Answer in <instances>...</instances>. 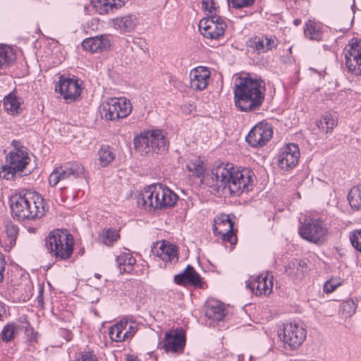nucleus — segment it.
Here are the masks:
<instances>
[{"mask_svg":"<svg viewBox=\"0 0 361 361\" xmlns=\"http://www.w3.org/2000/svg\"><path fill=\"white\" fill-rule=\"evenodd\" d=\"M132 111L130 100L124 98H110L103 104L102 117L106 120L114 121L127 117Z\"/></svg>","mask_w":361,"mask_h":361,"instance_id":"obj_9","label":"nucleus"},{"mask_svg":"<svg viewBox=\"0 0 361 361\" xmlns=\"http://www.w3.org/2000/svg\"><path fill=\"white\" fill-rule=\"evenodd\" d=\"M265 92V83L262 79L242 78L233 90L235 106L243 112L257 111L264 103Z\"/></svg>","mask_w":361,"mask_h":361,"instance_id":"obj_2","label":"nucleus"},{"mask_svg":"<svg viewBox=\"0 0 361 361\" xmlns=\"http://www.w3.org/2000/svg\"><path fill=\"white\" fill-rule=\"evenodd\" d=\"M178 195L169 188L160 183L152 184L144 189L137 199L138 204L147 212H154L173 207Z\"/></svg>","mask_w":361,"mask_h":361,"instance_id":"obj_3","label":"nucleus"},{"mask_svg":"<svg viewBox=\"0 0 361 361\" xmlns=\"http://www.w3.org/2000/svg\"><path fill=\"white\" fill-rule=\"evenodd\" d=\"M293 24H294L295 26H298V25H300V24H301V20H300V19H299V18H295V19H294V20H293Z\"/></svg>","mask_w":361,"mask_h":361,"instance_id":"obj_56","label":"nucleus"},{"mask_svg":"<svg viewBox=\"0 0 361 361\" xmlns=\"http://www.w3.org/2000/svg\"><path fill=\"white\" fill-rule=\"evenodd\" d=\"M136 150L142 154L149 152H161L167 149L168 145L161 130L147 131L136 136L134 139Z\"/></svg>","mask_w":361,"mask_h":361,"instance_id":"obj_6","label":"nucleus"},{"mask_svg":"<svg viewBox=\"0 0 361 361\" xmlns=\"http://www.w3.org/2000/svg\"><path fill=\"white\" fill-rule=\"evenodd\" d=\"M306 267L307 264L305 262L295 259V261L292 262L288 267H286V272L290 275L293 273V271H291L292 269L294 270L296 269L298 271L299 268H301V272H303V268H306Z\"/></svg>","mask_w":361,"mask_h":361,"instance_id":"obj_45","label":"nucleus"},{"mask_svg":"<svg viewBox=\"0 0 361 361\" xmlns=\"http://www.w3.org/2000/svg\"><path fill=\"white\" fill-rule=\"evenodd\" d=\"M137 328L135 326L128 324V327L124 330L126 341L130 339L137 332Z\"/></svg>","mask_w":361,"mask_h":361,"instance_id":"obj_49","label":"nucleus"},{"mask_svg":"<svg viewBox=\"0 0 361 361\" xmlns=\"http://www.w3.org/2000/svg\"><path fill=\"white\" fill-rule=\"evenodd\" d=\"M264 48L266 52L271 50L274 48H276L277 47V39L274 36L268 37L267 35H264Z\"/></svg>","mask_w":361,"mask_h":361,"instance_id":"obj_46","label":"nucleus"},{"mask_svg":"<svg viewBox=\"0 0 361 361\" xmlns=\"http://www.w3.org/2000/svg\"><path fill=\"white\" fill-rule=\"evenodd\" d=\"M194 109H195V106H193V104H189L188 106H187L185 105L183 108V112L185 114H190L192 111V110H194Z\"/></svg>","mask_w":361,"mask_h":361,"instance_id":"obj_53","label":"nucleus"},{"mask_svg":"<svg viewBox=\"0 0 361 361\" xmlns=\"http://www.w3.org/2000/svg\"><path fill=\"white\" fill-rule=\"evenodd\" d=\"M300 236L305 240L321 245L326 240L327 228L320 219H305L299 228Z\"/></svg>","mask_w":361,"mask_h":361,"instance_id":"obj_8","label":"nucleus"},{"mask_svg":"<svg viewBox=\"0 0 361 361\" xmlns=\"http://www.w3.org/2000/svg\"><path fill=\"white\" fill-rule=\"evenodd\" d=\"M349 204L352 208L361 210V184L353 187L348 195Z\"/></svg>","mask_w":361,"mask_h":361,"instance_id":"obj_32","label":"nucleus"},{"mask_svg":"<svg viewBox=\"0 0 361 361\" xmlns=\"http://www.w3.org/2000/svg\"><path fill=\"white\" fill-rule=\"evenodd\" d=\"M20 329L19 326L15 323L7 324L4 326L1 334V340L4 342H9L13 338L15 334H16Z\"/></svg>","mask_w":361,"mask_h":361,"instance_id":"obj_37","label":"nucleus"},{"mask_svg":"<svg viewBox=\"0 0 361 361\" xmlns=\"http://www.w3.org/2000/svg\"><path fill=\"white\" fill-rule=\"evenodd\" d=\"M82 47L91 53L102 51L110 47V40L106 36L103 35L90 37L83 40Z\"/></svg>","mask_w":361,"mask_h":361,"instance_id":"obj_22","label":"nucleus"},{"mask_svg":"<svg viewBox=\"0 0 361 361\" xmlns=\"http://www.w3.org/2000/svg\"><path fill=\"white\" fill-rule=\"evenodd\" d=\"M75 361H98L96 355L90 351H81L76 354Z\"/></svg>","mask_w":361,"mask_h":361,"instance_id":"obj_44","label":"nucleus"},{"mask_svg":"<svg viewBox=\"0 0 361 361\" xmlns=\"http://www.w3.org/2000/svg\"><path fill=\"white\" fill-rule=\"evenodd\" d=\"M336 123L333 115L326 112L317 121V126L321 131L329 133L333 130Z\"/></svg>","mask_w":361,"mask_h":361,"instance_id":"obj_30","label":"nucleus"},{"mask_svg":"<svg viewBox=\"0 0 361 361\" xmlns=\"http://www.w3.org/2000/svg\"><path fill=\"white\" fill-rule=\"evenodd\" d=\"M272 135L271 125L266 122H259L251 129L245 140L252 147H262L271 138Z\"/></svg>","mask_w":361,"mask_h":361,"instance_id":"obj_15","label":"nucleus"},{"mask_svg":"<svg viewBox=\"0 0 361 361\" xmlns=\"http://www.w3.org/2000/svg\"><path fill=\"white\" fill-rule=\"evenodd\" d=\"M273 277L258 276L246 281V288L256 295H268L272 292Z\"/></svg>","mask_w":361,"mask_h":361,"instance_id":"obj_19","label":"nucleus"},{"mask_svg":"<svg viewBox=\"0 0 361 361\" xmlns=\"http://www.w3.org/2000/svg\"><path fill=\"white\" fill-rule=\"evenodd\" d=\"M117 267L121 274L130 273L133 270L136 259L128 252H123L116 259Z\"/></svg>","mask_w":361,"mask_h":361,"instance_id":"obj_28","label":"nucleus"},{"mask_svg":"<svg viewBox=\"0 0 361 361\" xmlns=\"http://www.w3.org/2000/svg\"><path fill=\"white\" fill-rule=\"evenodd\" d=\"M128 327V321L121 319L111 326L109 330V335L111 341L115 342H122L126 341L125 333L123 332Z\"/></svg>","mask_w":361,"mask_h":361,"instance_id":"obj_29","label":"nucleus"},{"mask_svg":"<svg viewBox=\"0 0 361 361\" xmlns=\"http://www.w3.org/2000/svg\"><path fill=\"white\" fill-rule=\"evenodd\" d=\"M119 237L118 233L113 228L104 229L99 235L102 242L108 246H111Z\"/></svg>","mask_w":361,"mask_h":361,"instance_id":"obj_35","label":"nucleus"},{"mask_svg":"<svg viewBox=\"0 0 361 361\" xmlns=\"http://www.w3.org/2000/svg\"><path fill=\"white\" fill-rule=\"evenodd\" d=\"M174 282L178 285L188 284L185 269L174 276Z\"/></svg>","mask_w":361,"mask_h":361,"instance_id":"obj_48","label":"nucleus"},{"mask_svg":"<svg viewBox=\"0 0 361 361\" xmlns=\"http://www.w3.org/2000/svg\"><path fill=\"white\" fill-rule=\"evenodd\" d=\"M211 73L207 67L198 66L190 73V87L196 91L204 90L209 82Z\"/></svg>","mask_w":361,"mask_h":361,"instance_id":"obj_20","label":"nucleus"},{"mask_svg":"<svg viewBox=\"0 0 361 361\" xmlns=\"http://www.w3.org/2000/svg\"><path fill=\"white\" fill-rule=\"evenodd\" d=\"M214 223L213 225L214 234L221 235L224 241L235 245L238 240L234 232V223L230 216L222 214L215 219Z\"/></svg>","mask_w":361,"mask_h":361,"instance_id":"obj_14","label":"nucleus"},{"mask_svg":"<svg viewBox=\"0 0 361 361\" xmlns=\"http://www.w3.org/2000/svg\"><path fill=\"white\" fill-rule=\"evenodd\" d=\"M6 161L7 164L0 166V178L12 180L16 174L22 176V173L30 162V158L27 151L15 147L7 155Z\"/></svg>","mask_w":361,"mask_h":361,"instance_id":"obj_7","label":"nucleus"},{"mask_svg":"<svg viewBox=\"0 0 361 361\" xmlns=\"http://www.w3.org/2000/svg\"><path fill=\"white\" fill-rule=\"evenodd\" d=\"M43 293H44V288L42 286H40L39 288L37 300L38 306H39L41 307H43V306H44Z\"/></svg>","mask_w":361,"mask_h":361,"instance_id":"obj_51","label":"nucleus"},{"mask_svg":"<svg viewBox=\"0 0 361 361\" xmlns=\"http://www.w3.org/2000/svg\"><path fill=\"white\" fill-rule=\"evenodd\" d=\"M30 172H31V171H30V170H29V171H27V173L26 172L25 174V175H26V174H29V173H30Z\"/></svg>","mask_w":361,"mask_h":361,"instance_id":"obj_59","label":"nucleus"},{"mask_svg":"<svg viewBox=\"0 0 361 361\" xmlns=\"http://www.w3.org/2000/svg\"><path fill=\"white\" fill-rule=\"evenodd\" d=\"M300 158V149L297 145L289 143L279 154L278 165L281 169H293L298 164Z\"/></svg>","mask_w":361,"mask_h":361,"instance_id":"obj_17","label":"nucleus"},{"mask_svg":"<svg viewBox=\"0 0 361 361\" xmlns=\"http://www.w3.org/2000/svg\"><path fill=\"white\" fill-rule=\"evenodd\" d=\"M36 230H37V228H33V227H28V228H27V231L30 233H35L36 232Z\"/></svg>","mask_w":361,"mask_h":361,"instance_id":"obj_57","label":"nucleus"},{"mask_svg":"<svg viewBox=\"0 0 361 361\" xmlns=\"http://www.w3.org/2000/svg\"><path fill=\"white\" fill-rule=\"evenodd\" d=\"M94 276H95L97 279H100V278H101V275H100L99 274H97V273H96V274H94Z\"/></svg>","mask_w":361,"mask_h":361,"instance_id":"obj_58","label":"nucleus"},{"mask_svg":"<svg viewBox=\"0 0 361 361\" xmlns=\"http://www.w3.org/2000/svg\"><path fill=\"white\" fill-rule=\"evenodd\" d=\"M11 213L18 221L35 219L45 214L43 198L39 194H19L11 200Z\"/></svg>","mask_w":361,"mask_h":361,"instance_id":"obj_4","label":"nucleus"},{"mask_svg":"<svg viewBox=\"0 0 361 361\" xmlns=\"http://www.w3.org/2000/svg\"><path fill=\"white\" fill-rule=\"evenodd\" d=\"M350 240L352 245L361 252V229L355 230L350 234Z\"/></svg>","mask_w":361,"mask_h":361,"instance_id":"obj_42","label":"nucleus"},{"mask_svg":"<svg viewBox=\"0 0 361 361\" xmlns=\"http://www.w3.org/2000/svg\"><path fill=\"white\" fill-rule=\"evenodd\" d=\"M228 166V164L219 165L212 170V179L215 183H212V187L218 191L228 190L230 195L238 196L252 190L255 176L251 170H237Z\"/></svg>","mask_w":361,"mask_h":361,"instance_id":"obj_1","label":"nucleus"},{"mask_svg":"<svg viewBox=\"0 0 361 361\" xmlns=\"http://www.w3.org/2000/svg\"><path fill=\"white\" fill-rule=\"evenodd\" d=\"M248 46L257 54L265 53L264 37L254 36L249 40Z\"/></svg>","mask_w":361,"mask_h":361,"instance_id":"obj_39","label":"nucleus"},{"mask_svg":"<svg viewBox=\"0 0 361 361\" xmlns=\"http://www.w3.org/2000/svg\"><path fill=\"white\" fill-rule=\"evenodd\" d=\"M341 285V279L332 278L325 282L323 290L326 293H331L334 292L337 287Z\"/></svg>","mask_w":361,"mask_h":361,"instance_id":"obj_41","label":"nucleus"},{"mask_svg":"<svg viewBox=\"0 0 361 361\" xmlns=\"http://www.w3.org/2000/svg\"><path fill=\"white\" fill-rule=\"evenodd\" d=\"M16 55L14 49L7 44H0V68L4 69L14 63Z\"/></svg>","mask_w":361,"mask_h":361,"instance_id":"obj_27","label":"nucleus"},{"mask_svg":"<svg viewBox=\"0 0 361 361\" xmlns=\"http://www.w3.org/2000/svg\"><path fill=\"white\" fill-rule=\"evenodd\" d=\"M357 305L353 300H348L342 302L341 310L342 314L349 317L355 313Z\"/></svg>","mask_w":361,"mask_h":361,"instance_id":"obj_40","label":"nucleus"},{"mask_svg":"<svg viewBox=\"0 0 361 361\" xmlns=\"http://www.w3.org/2000/svg\"><path fill=\"white\" fill-rule=\"evenodd\" d=\"M126 361H140L137 357L134 356V355H128L126 357Z\"/></svg>","mask_w":361,"mask_h":361,"instance_id":"obj_54","label":"nucleus"},{"mask_svg":"<svg viewBox=\"0 0 361 361\" xmlns=\"http://www.w3.org/2000/svg\"><path fill=\"white\" fill-rule=\"evenodd\" d=\"M187 283L197 288H202L203 283L198 273L195 271L191 265H188L185 268Z\"/></svg>","mask_w":361,"mask_h":361,"instance_id":"obj_36","label":"nucleus"},{"mask_svg":"<svg viewBox=\"0 0 361 361\" xmlns=\"http://www.w3.org/2000/svg\"><path fill=\"white\" fill-rule=\"evenodd\" d=\"M84 166L78 162H68L56 167L49 176L51 186L56 185L60 180H66L71 177L79 178L84 175Z\"/></svg>","mask_w":361,"mask_h":361,"instance_id":"obj_11","label":"nucleus"},{"mask_svg":"<svg viewBox=\"0 0 361 361\" xmlns=\"http://www.w3.org/2000/svg\"><path fill=\"white\" fill-rule=\"evenodd\" d=\"M152 252L165 262L175 264L178 260L177 247L171 244L157 243L152 247Z\"/></svg>","mask_w":361,"mask_h":361,"instance_id":"obj_21","label":"nucleus"},{"mask_svg":"<svg viewBox=\"0 0 361 361\" xmlns=\"http://www.w3.org/2000/svg\"><path fill=\"white\" fill-rule=\"evenodd\" d=\"M133 44L142 50L147 49V43L145 40L140 37H135L133 39Z\"/></svg>","mask_w":361,"mask_h":361,"instance_id":"obj_50","label":"nucleus"},{"mask_svg":"<svg viewBox=\"0 0 361 361\" xmlns=\"http://www.w3.org/2000/svg\"><path fill=\"white\" fill-rule=\"evenodd\" d=\"M307 336V330L301 323L290 322L284 324L283 341L290 350L298 349Z\"/></svg>","mask_w":361,"mask_h":361,"instance_id":"obj_12","label":"nucleus"},{"mask_svg":"<svg viewBox=\"0 0 361 361\" xmlns=\"http://www.w3.org/2000/svg\"><path fill=\"white\" fill-rule=\"evenodd\" d=\"M304 33L307 37L312 40L321 41L322 39V32L319 26L311 20L306 23Z\"/></svg>","mask_w":361,"mask_h":361,"instance_id":"obj_31","label":"nucleus"},{"mask_svg":"<svg viewBox=\"0 0 361 361\" xmlns=\"http://www.w3.org/2000/svg\"><path fill=\"white\" fill-rule=\"evenodd\" d=\"M160 344H162L161 348L166 353H180L185 345V336L184 334L167 331Z\"/></svg>","mask_w":361,"mask_h":361,"instance_id":"obj_18","label":"nucleus"},{"mask_svg":"<svg viewBox=\"0 0 361 361\" xmlns=\"http://www.w3.org/2000/svg\"><path fill=\"white\" fill-rule=\"evenodd\" d=\"M227 25L219 15H210L199 23L200 33L209 39H219L223 37Z\"/></svg>","mask_w":361,"mask_h":361,"instance_id":"obj_10","label":"nucleus"},{"mask_svg":"<svg viewBox=\"0 0 361 361\" xmlns=\"http://www.w3.org/2000/svg\"><path fill=\"white\" fill-rule=\"evenodd\" d=\"M226 314L224 305L219 301L210 302L206 309L205 315L210 319L219 322L224 319Z\"/></svg>","mask_w":361,"mask_h":361,"instance_id":"obj_26","label":"nucleus"},{"mask_svg":"<svg viewBox=\"0 0 361 361\" xmlns=\"http://www.w3.org/2000/svg\"><path fill=\"white\" fill-rule=\"evenodd\" d=\"M128 0H91V4L101 15L108 13L123 6Z\"/></svg>","mask_w":361,"mask_h":361,"instance_id":"obj_24","label":"nucleus"},{"mask_svg":"<svg viewBox=\"0 0 361 361\" xmlns=\"http://www.w3.org/2000/svg\"><path fill=\"white\" fill-rule=\"evenodd\" d=\"M56 91H58L65 100L71 102L80 97L81 87L76 78L61 76L56 85Z\"/></svg>","mask_w":361,"mask_h":361,"instance_id":"obj_16","label":"nucleus"},{"mask_svg":"<svg viewBox=\"0 0 361 361\" xmlns=\"http://www.w3.org/2000/svg\"><path fill=\"white\" fill-rule=\"evenodd\" d=\"M99 164L102 167L108 166L115 158L112 149L107 145H103L98 152Z\"/></svg>","mask_w":361,"mask_h":361,"instance_id":"obj_34","label":"nucleus"},{"mask_svg":"<svg viewBox=\"0 0 361 361\" xmlns=\"http://www.w3.org/2000/svg\"><path fill=\"white\" fill-rule=\"evenodd\" d=\"M233 5V8H241L252 6L255 0H228Z\"/></svg>","mask_w":361,"mask_h":361,"instance_id":"obj_47","label":"nucleus"},{"mask_svg":"<svg viewBox=\"0 0 361 361\" xmlns=\"http://www.w3.org/2000/svg\"><path fill=\"white\" fill-rule=\"evenodd\" d=\"M5 313V309L2 305L0 304V319H2V316Z\"/></svg>","mask_w":361,"mask_h":361,"instance_id":"obj_55","label":"nucleus"},{"mask_svg":"<svg viewBox=\"0 0 361 361\" xmlns=\"http://www.w3.org/2000/svg\"><path fill=\"white\" fill-rule=\"evenodd\" d=\"M18 234V227L13 223L7 224L5 227V245L10 247L15 245Z\"/></svg>","mask_w":361,"mask_h":361,"instance_id":"obj_33","label":"nucleus"},{"mask_svg":"<svg viewBox=\"0 0 361 361\" xmlns=\"http://www.w3.org/2000/svg\"><path fill=\"white\" fill-rule=\"evenodd\" d=\"M6 262L4 259L0 257V283L2 282L4 279V271L5 269Z\"/></svg>","mask_w":361,"mask_h":361,"instance_id":"obj_52","label":"nucleus"},{"mask_svg":"<svg viewBox=\"0 0 361 361\" xmlns=\"http://www.w3.org/2000/svg\"><path fill=\"white\" fill-rule=\"evenodd\" d=\"M202 7L204 10L207 11L211 15H217L216 13L219 9V6H216V3L214 0H202Z\"/></svg>","mask_w":361,"mask_h":361,"instance_id":"obj_43","label":"nucleus"},{"mask_svg":"<svg viewBox=\"0 0 361 361\" xmlns=\"http://www.w3.org/2000/svg\"><path fill=\"white\" fill-rule=\"evenodd\" d=\"M186 168L192 173V176L198 178L201 177L204 173V162L197 159L190 161L186 165Z\"/></svg>","mask_w":361,"mask_h":361,"instance_id":"obj_38","label":"nucleus"},{"mask_svg":"<svg viewBox=\"0 0 361 361\" xmlns=\"http://www.w3.org/2000/svg\"><path fill=\"white\" fill-rule=\"evenodd\" d=\"M74 240L67 230L55 229L45 238L47 252L56 261L69 259L73 252Z\"/></svg>","mask_w":361,"mask_h":361,"instance_id":"obj_5","label":"nucleus"},{"mask_svg":"<svg viewBox=\"0 0 361 361\" xmlns=\"http://www.w3.org/2000/svg\"><path fill=\"white\" fill-rule=\"evenodd\" d=\"M345 66L355 75H361V40L353 38L345 49Z\"/></svg>","mask_w":361,"mask_h":361,"instance_id":"obj_13","label":"nucleus"},{"mask_svg":"<svg viewBox=\"0 0 361 361\" xmlns=\"http://www.w3.org/2000/svg\"><path fill=\"white\" fill-rule=\"evenodd\" d=\"M23 99L16 95V91H13L4 99V107L11 116L18 115L21 113Z\"/></svg>","mask_w":361,"mask_h":361,"instance_id":"obj_25","label":"nucleus"},{"mask_svg":"<svg viewBox=\"0 0 361 361\" xmlns=\"http://www.w3.org/2000/svg\"><path fill=\"white\" fill-rule=\"evenodd\" d=\"M138 24V19L135 15L129 14L116 17L113 20L114 27L122 33L133 31Z\"/></svg>","mask_w":361,"mask_h":361,"instance_id":"obj_23","label":"nucleus"}]
</instances>
